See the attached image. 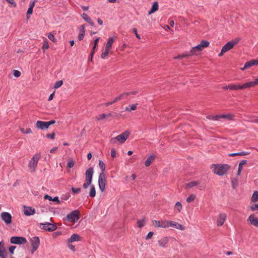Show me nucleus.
I'll list each match as a JSON object with an SVG mask.
<instances>
[{
  "mask_svg": "<svg viewBox=\"0 0 258 258\" xmlns=\"http://www.w3.org/2000/svg\"><path fill=\"white\" fill-rule=\"evenodd\" d=\"M214 172L219 175L225 174L229 170L230 166L227 164L213 165Z\"/></svg>",
  "mask_w": 258,
  "mask_h": 258,
  "instance_id": "obj_1",
  "label": "nucleus"
},
{
  "mask_svg": "<svg viewBox=\"0 0 258 258\" xmlns=\"http://www.w3.org/2000/svg\"><path fill=\"white\" fill-rule=\"evenodd\" d=\"M130 132L125 131L115 138H112L110 139V142L112 144L123 143L128 138Z\"/></svg>",
  "mask_w": 258,
  "mask_h": 258,
  "instance_id": "obj_2",
  "label": "nucleus"
},
{
  "mask_svg": "<svg viewBox=\"0 0 258 258\" xmlns=\"http://www.w3.org/2000/svg\"><path fill=\"white\" fill-rule=\"evenodd\" d=\"M93 175V168L90 167L88 168L85 173V182L83 184L84 188H87L89 186L91 185L92 181V177Z\"/></svg>",
  "mask_w": 258,
  "mask_h": 258,
  "instance_id": "obj_3",
  "label": "nucleus"
},
{
  "mask_svg": "<svg viewBox=\"0 0 258 258\" xmlns=\"http://www.w3.org/2000/svg\"><path fill=\"white\" fill-rule=\"evenodd\" d=\"M209 42L206 40H202L201 43L196 46L190 50V54L193 55L196 54L197 52L202 50L204 48L208 47L209 45Z\"/></svg>",
  "mask_w": 258,
  "mask_h": 258,
  "instance_id": "obj_4",
  "label": "nucleus"
},
{
  "mask_svg": "<svg viewBox=\"0 0 258 258\" xmlns=\"http://www.w3.org/2000/svg\"><path fill=\"white\" fill-rule=\"evenodd\" d=\"M40 155L38 154H35L32 158L30 160L28 164V167L31 172H34L35 168L37 165L38 162L40 159Z\"/></svg>",
  "mask_w": 258,
  "mask_h": 258,
  "instance_id": "obj_5",
  "label": "nucleus"
},
{
  "mask_svg": "<svg viewBox=\"0 0 258 258\" xmlns=\"http://www.w3.org/2000/svg\"><path fill=\"white\" fill-rule=\"evenodd\" d=\"M79 211L78 210H74L67 216L66 219L69 222L75 223L80 218Z\"/></svg>",
  "mask_w": 258,
  "mask_h": 258,
  "instance_id": "obj_6",
  "label": "nucleus"
},
{
  "mask_svg": "<svg viewBox=\"0 0 258 258\" xmlns=\"http://www.w3.org/2000/svg\"><path fill=\"white\" fill-rule=\"evenodd\" d=\"M106 177L104 173H100L98 178V184L99 189L101 191H104L105 189Z\"/></svg>",
  "mask_w": 258,
  "mask_h": 258,
  "instance_id": "obj_7",
  "label": "nucleus"
},
{
  "mask_svg": "<svg viewBox=\"0 0 258 258\" xmlns=\"http://www.w3.org/2000/svg\"><path fill=\"white\" fill-rule=\"evenodd\" d=\"M239 38H236L228 42L225 45L222 47L223 51L227 52L230 50L239 41Z\"/></svg>",
  "mask_w": 258,
  "mask_h": 258,
  "instance_id": "obj_8",
  "label": "nucleus"
},
{
  "mask_svg": "<svg viewBox=\"0 0 258 258\" xmlns=\"http://www.w3.org/2000/svg\"><path fill=\"white\" fill-rule=\"evenodd\" d=\"M10 241L12 243L21 244H25L27 242L26 239L23 237L13 236L12 237Z\"/></svg>",
  "mask_w": 258,
  "mask_h": 258,
  "instance_id": "obj_9",
  "label": "nucleus"
},
{
  "mask_svg": "<svg viewBox=\"0 0 258 258\" xmlns=\"http://www.w3.org/2000/svg\"><path fill=\"white\" fill-rule=\"evenodd\" d=\"M1 218L7 225L10 224L12 223V216L8 212H2L1 213Z\"/></svg>",
  "mask_w": 258,
  "mask_h": 258,
  "instance_id": "obj_10",
  "label": "nucleus"
},
{
  "mask_svg": "<svg viewBox=\"0 0 258 258\" xmlns=\"http://www.w3.org/2000/svg\"><path fill=\"white\" fill-rule=\"evenodd\" d=\"M35 126L41 130H46L48 128V121H43L38 120L36 122Z\"/></svg>",
  "mask_w": 258,
  "mask_h": 258,
  "instance_id": "obj_11",
  "label": "nucleus"
},
{
  "mask_svg": "<svg viewBox=\"0 0 258 258\" xmlns=\"http://www.w3.org/2000/svg\"><path fill=\"white\" fill-rule=\"evenodd\" d=\"M137 93L136 91H132V92H129L126 93H122V94L119 95L118 96L116 97L113 101H112L113 103H114L117 101L119 100H121L124 98H126V97L130 95H134Z\"/></svg>",
  "mask_w": 258,
  "mask_h": 258,
  "instance_id": "obj_12",
  "label": "nucleus"
},
{
  "mask_svg": "<svg viewBox=\"0 0 258 258\" xmlns=\"http://www.w3.org/2000/svg\"><path fill=\"white\" fill-rule=\"evenodd\" d=\"M23 208L24 214L26 216L33 215L35 213V209L31 207L24 206Z\"/></svg>",
  "mask_w": 258,
  "mask_h": 258,
  "instance_id": "obj_13",
  "label": "nucleus"
},
{
  "mask_svg": "<svg viewBox=\"0 0 258 258\" xmlns=\"http://www.w3.org/2000/svg\"><path fill=\"white\" fill-rule=\"evenodd\" d=\"M247 222H249L251 225L258 227V218L251 214L247 219Z\"/></svg>",
  "mask_w": 258,
  "mask_h": 258,
  "instance_id": "obj_14",
  "label": "nucleus"
},
{
  "mask_svg": "<svg viewBox=\"0 0 258 258\" xmlns=\"http://www.w3.org/2000/svg\"><path fill=\"white\" fill-rule=\"evenodd\" d=\"M31 245L33 247V251H35L39 245V239L38 237H33L31 239Z\"/></svg>",
  "mask_w": 258,
  "mask_h": 258,
  "instance_id": "obj_15",
  "label": "nucleus"
},
{
  "mask_svg": "<svg viewBox=\"0 0 258 258\" xmlns=\"http://www.w3.org/2000/svg\"><path fill=\"white\" fill-rule=\"evenodd\" d=\"M0 257L2 258H7L8 253L5 247L4 243L1 241L0 242Z\"/></svg>",
  "mask_w": 258,
  "mask_h": 258,
  "instance_id": "obj_16",
  "label": "nucleus"
},
{
  "mask_svg": "<svg viewBox=\"0 0 258 258\" xmlns=\"http://www.w3.org/2000/svg\"><path fill=\"white\" fill-rule=\"evenodd\" d=\"M81 240V237L78 234L74 233L71 237L67 240L68 243H71L75 241H80Z\"/></svg>",
  "mask_w": 258,
  "mask_h": 258,
  "instance_id": "obj_17",
  "label": "nucleus"
},
{
  "mask_svg": "<svg viewBox=\"0 0 258 258\" xmlns=\"http://www.w3.org/2000/svg\"><path fill=\"white\" fill-rule=\"evenodd\" d=\"M226 219V215L225 214H221L219 216V217L217 219V224L218 226H222L224 223L225 220Z\"/></svg>",
  "mask_w": 258,
  "mask_h": 258,
  "instance_id": "obj_18",
  "label": "nucleus"
},
{
  "mask_svg": "<svg viewBox=\"0 0 258 258\" xmlns=\"http://www.w3.org/2000/svg\"><path fill=\"white\" fill-rule=\"evenodd\" d=\"M170 227H174L177 229L180 230H184L185 229L184 227L176 222H173L170 221Z\"/></svg>",
  "mask_w": 258,
  "mask_h": 258,
  "instance_id": "obj_19",
  "label": "nucleus"
},
{
  "mask_svg": "<svg viewBox=\"0 0 258 258\" xmlns=\"http://www.w3.org/2000/svg\"><path fill=\"white\" fill-rule=\"evenodd\" d=\"M255 86V83L254 81H250L245 83H244L242 85V90L245 89L246 88H251Z\"/></svg>",
  "mask_w": 258,
  "mask_h": 258,
  "instance_id": "obj_20",
  "label": "nucleus"
},
{
  "mask_svg": "<svg viewBox=\"0 0 258 258\" xmlns=\"http://www.w3.org/2000/svg\"><path fill=\"white\" fill-rule=\"evenodd\" d=\"M159 6L158 3L157 2H154L151 10L149 12L148 14L149 15H151L152 13H154L156 11H157L158 10Z\"/></svg>",
  "mask_w": 258,
  "mask_h": 258,
  "instance_id": "obj_21",
  "label": "nucleus"
},
{
  "mask_svg": "<svg viewBox=\"0 0 258 258\" xmlns=\"http://www.w3.org/2000/svg\"><path fill=\"white\" fill-rule=\"evenodd\" d=\"M35 5V2H31L29 5V8L27 11V18L28 19L29 18L30 15L32 14L33 12V9Z\"/></svg>",
  "mask_w": 258,
  "mask_h": 258,
  "instance_id": "obj_22",
  "label": "nucleus"
},
{
  "mask_svg": "<svg viewBox=\"0 0 258 258\" xmlns=\"http://www.w3.org/2000/svg\"><path fill=\"white\" fill-rule=\"evenodd\" d=\"M168 242V239L167 237H163L161 239L159 240L158 241V243L159 245L161 247H165L166 246V244Z\"/></svg>",
  "mask_w": 258,
  "mask_h": 258,
  "instance_id": "obj_23",
  "label": "nucleus"
},
{
  "mask_svg": "<svg viewBox=\"0 0 258 258\" xmlns=\"http://www.w3.org/2000/svg\"><path fill=\"white\" fill-rule=\"evenodd\" d=\"M154 159H155V156H153L152 155H150L147 158L146 161H145V165L146 167H149L151 164V163L153 162V161H154Z\"/></svg>",
  "mask_w": 258,
  "mask_h": 258,
  "instance_id": "obj_24",
  "label": "nucleus"
},
{
  "mask_svg": "<svg viewBox=\"0 0 258 258\" xmlns=\"http://www.w3.org/2000/svg\"><path fill=\"white\" fill-rule=\"evenodd\" d=\"M255 65H256V60L252 59L245 63V68H247V69H248L250 67Z\"/></svg>",
  "mask_w": 258,
  "mask_h": 258,
  "instance_id": "obj_25",
  "label": "nucleus"
},
{
  "mask_svg": "<svg viewBox=\"0 0 258 258\" xmlns=\"http://www.w3.org/2000/svg\"><path fill=\"white\" fill-rule=\"evenodd\" d=\"M84 35H85V29H84V26L83 25H82V26H81V28L80 30L79 35L78 36L79 40H82L84 38Z\"/></svg>",
  "mask_w": 258,
  "mask_h": 258,
  "instance_id": "obj_26",
  "label": "nucleus"
},
{
  "mask_svg": "<svg viewBox=\"0 0 258 258\" xmlns=\"http://www.w3.org/2000/svg\"><path fill=\"white\" fill-rule=\"evenodd\" d=\"M114 40V39L113 37H110L106 44L105 48L110 49L112 46Z\"/></svg>",
  "mask_w": 258,
  "mask_h": 258,
  "instance_id": "obj_27",
  "label": "nucleus"
},
{
  "mask_svg": "<svg viewBox=\"0 0 258 258\" xmlns=\"http://www.w3.org/2000/svg\"><path fill=\"white\" fill-rule=\"evenodd\" d=\"M111 113H108V114L103 113V114H101L97 116L96 117V119L97 120H102V119H103L107 117L111 116Z\"/></svg>",
  "mask_w": 258,
  "mask_h": 258,
  "instance_id": "obj_28",
  "label": "nucleus"
},
{
  "mask_svg": "<svg viewBox=\"0 0 258 258\" xmlns=\"http://www.w3.org/2000/svg\"><path fill=\"white\" fill-rule=\"evenodd\" d=\"M89 196L91 198H94L96 196V190L95 186L92 185L91 186V189L89 191Z\"/></svg>",
  "mask_w": 258,
  "mask_h": 258,
  "instance_id": "obj_29",
  "label": "nucleus"
},
{
  "mask_svg": "<svg viewBox=\"0 0 258 258\" xmlns=\"http://www.w3.org/2000/svg\"><path fill=\"white\" fill-rule=\"evenodd\" d=\"M219 119L220 118H226L228 120H231L233 119V115L231 114H221L219 115Z\"/></svg>",
  "mask_w": 258,
  "mask_h": 258,
  "instance_id": "obj_30",
  "label": "nucleus"
},
{
  "mask_svg": "<svg viewBox=\"0 0 258 258\" xmlns=\"http://www.w3.org/2000/svg\"><path fill=\"white\" fill-rule=\"evenodd\" d=\"M230 90H242V85H230Z\"/></svg>",
  "mask_w": 258,
  "mask_h": 258,
  "instance_id": "obj_31",
  "label": "nucleus"
},
{
  "mask_svg": "<svg viewBox=\"0 0 258 258\" xmlns=\"http://www.w3.org/2000/svg\"><path fill=\"white\" fill-rule=\"evenodd\" d=\"M200 183V182L198 181H193L190 182H188L186 184V186L187 187L191 188L196 185H198Z\"/></svg>",
  "mask_w": 258,
  "mask_h": 258,
  "instance_id": "obj_32",
  "label": "nucleus"
},
{
  "mask_svg": "<svg viewBox=\"0 0 258 258\" xmlns=\"http://www.w3.org/2000/svg\"><path fill=\"white\" fill-rule=\"evenodd\" d=\"M137 104H134L125 107V111L131 112L137 109Z\"/></svg>",
  "mask_w": 258,
  "mask_h": 258,
  "instance_id": "obj_33",
  "label": "nucleus"
},
{
  "mask_svg": "<svg viewBox=\"0 0 258 258\" xmlns=\"http://www.w3.org/2000/svg\"><path fill=\"white\" fill-rule=\"evenodd\" d=\"M248 154H249V153L243 151V152H241L229 154V156H243V155H246Z\"/></svg>",
  "mask_w": 258,
  "mask_h": 258,
  "instance_id": "obj_34",
  "label": "nucleus"
},
{
  "mask_svg": "<svg viewBox=\"0 0 258 258\" xmlns=\"http://www.w3.org/2000/svg\"><path fill=\"white\" fill-rule=\"evenodd\" d=\"M170 221H163L161 222V228H166L170 227Z\"/></svg>",
  "mask_w": 258,
  "mask_h": 258,
  "instance_id": "obj_35",
  "label": "nucleus"
},
{
  "mask_svg": "<svg viewBox=\"0 0 258 258\" xmlns=\"http://www.w3.org/2000/svg\"><path fill=\"white\" fill-rule=\"evenodd\" d=\"M50 221L51 222H49V231H52L56 229L57 226L56 225V224L53 223L51 219H50Z\"/></svg>",
  "mask_w": 258,
  "mask_h": 258,
  "instance_id": "obj_36",
  "label": "nucleus"
},
{
  "mask_svg": "<svg viewBox=\"0 0 258 258\" xmlns=\"http://www.w3.org/2000/svg\"><path fill=\"white\" fill-rule=\"evenodd\" d=\"M99 40V38H97L95 39L94 40V46L93 47V49H92V51L91 53V58H92V56L93 55V54H94V51L95 50V49H96L97 46V43H98V42ZM92 59V58H91Z\"/></svg>",
  "mask_w": 258,
  "mask_h": 258,
  "instance_id": "obj_37",
  "label": "nucleus"
},
{
  "mask_svg": "<svg viewBox=\"0 0 258 258\" xmlns=\"http://www.w3.org/2000/svg\"><path fill=\"white\" fill-rule=\"evenodd\" d=\"M258 201V191H256L253 192L251 197V201L255 202Z\"/></svg>",
  "mask_w": 258,
  "mask_h": 258,
  "instance_id": "obj_38",
  "label": "nucleus"
},
{
  "mask_svg": "<svg viewBox=\"0 0 258 258\" xmlns=\"http://www.w3.org/2000/svg\"><path fill=\"white\" fill-rule=\"evenodd\" d=\"M99 166L101 170V173H104V171L105 170V165L101 160L99 161Z\"/></svg>",
  "mask_w": 258,
  "mask_h": 258,
  "instance_id": "obj_39",
  "label": "nucleus"
},
{
  "mask_svg": "<svg viewBox=\"0 0 258 258\" xmlns=\"http://www.w3.org/2000/svg\"><path fill=\"white\" fill-rule=\"evenodd\" d=\"M174 207L175 210L180 212L182 209V205L180 202H177L176 203Z\"/></svg>",
  "mask_w": 258,
  "mask_h": 258,
  "instance_id": "obj_40",
  "label": "nucleus"
},
{
  "mask_svg": "<svg viewBox=\"0 0 258 258\" xmlns=\"http://www.w3.org/2000/svg\"><path fill=\"white\" fill-rule=\"evenodd\" d=\"M39 226L41 229H43L46 231L48 230V223L47 222L45 223H40Z\"/></svg>",
  "mask_w": 258,
  "mask_h": 258,
  "instance_id": "obj_41",
  "label": "nucleus"
},
{
  "mask_svg": "<svg viewBox=\"0 0 258 258\" xmlns=\"http://www.w3.org/2000/svg\"><path fill=\"white\" fill-rule=\"evenodd\" d=\"M62 84H63V81L62 80L57 81L56 82H55V83L53 86V88L54 89H57V88L60 87Z\"/></svg>",
  "mask_w": 258,
  "mask_h": 258,
  "instance_id": "obj_42",
  "label": "nucleus"
},
{
  "mask_svg": "<svg viewBox=\"0 0 258 258\" xmlns=\"http://www.w3.org/2000/svg\"><path fill=\"white\" fill-rule=\"evenodd\" d=\"M196 199V196L195 195H190L187 199L186 202L187 203H191L195 200Z\"/></svg>",
  "mask_w": 258,
  "mask_h": 258,
  "instance_id": "obj_43",
  "label": "nucleus"
},
{
  "mask_svg": "<svg viewBox=\"0 0 258 258\" xmlns=\"http://www.w3.org/2000/svg\"><path fill=\"white\" fill-rule=\"evenodd\" d=\"M82 18L87 23L90 22V20L91 19L88 15L87 14L85 13H83L82 15Z\"/></svg>",
  "mask_w": 258,
  "mask_h": 258,
  "instance_id": "obj_44",
  "label": "nucleus"
},
{
  "mask_svg": "<svg viewBox=\"0 0 258 258\" xmlns=\"http://www.w3.org/2000/svg\"><path fill=\"white\" fill-rule=\"evenodd\" d=\"M138 226L139 228L143 227L145 225V220H139L137 222Z\"/></svg>",
  "mask_w": 258,
  "mask_h": 258,
  "instance_id": "obj_45",
  "label": "nucleus"
},
{
  "mask_svg": "<svg viewBox=\"0 0 258 258\" xmlns=\"http://www.w3.org/2000/svg\"><path fill=\"white\" fill-rule=\"evenodd\" d=\"M153 225L155 227H161V222L157 220H154L153 221Z\"/></svg>",
  "mask_w": 258,
  "mask_h": 258,
  "instance_id": "obj_46",
  "label": "nucleus"
},
{
  "mask_svg": "<svg viewBox=\"0 0 258 258\" xmlns=\"http://www.w3.org/2000/svg\"><path fill=\"white\" fill-rule=\"evenodd\" d=\"M49 201L54 202H56L57 204L60 203V201H59V200L57 197H55L53 198H52L51 197L49 196Z\"/></svg>",
  "mask_w": 258,
  "mask_h": 258,
  "instance_id": "obj_47",
  "label": "nucleus"
},
{
  "mask_svg": "<svg viewBox=\"0 0 258 258\" xmlns=\"http://www.w3.org/2000/svg\"><path fill=\"white\" fill-rule=\"evenodd\" d=\"M109 50L110 49H109L105 48V51L101 54V57L102 58H105V57L108 55Z\"/></svg>",
  "mask_w": 258,
  "mask_h": 258,
  "instance_id": "obj_48",
  "label": "nucleus"
},
{
  "mask_svg": "<svg viewBox=\"0 0 258 258\" xmlns=\"http://www.w3.org/2000/svg\"><path fill=\"white\" fill-rule=\"evenodd\" d=\"M20 130H21V132L23 134H31V133H32V131L30 128H27L26 130L21 128L20 129Z\"/></svg>",
  "mask_w": 258,
  "mask_h": 258,
  "instance_id": "obj_49",
  "label": "nucleus"
},
{
  "mask_svg": "<svg viewBox=\"0 0 258 258\" xmlns=\"http://www.w3.org/2000/svg\"><path fill=\"white\" fill-rule=\"evenodd\" d=\"M191 55L190 54V53H189V54H181V55H178L175 57H174V59H182L188 55Z\"/></svg>",
  "mask_w": 258,
  "mask_h": 258,
  "instance_id": "obj_50",
  "label": "nucleus"
},
{
  "mask_svg": "<svg viewBox=\"0 0 258 258\" xmlns=\"http://www.w3.org/2000/svg\"><path fill=\"white\" fill-rule=\"evenodd\" d=\"M209 119H212L215 120H219V115H210L207 117Z\"/></svg>",
  "mask_w": 258,
  "mask_h": 258,
  "instance_id": "obj_51",
  "label": "nucleus"
},
{
  "mask_svg": "<svg viewBox=\"0 0 258 258\" xmlns=\"http://www.w3.org/2000/svg\"><path fill=\"white\" fill-rule=\"evenodd\" d=\"M71 190L74 194H77L81 191V189L80 188H76L73 187H72Z\"/></svg>",
  "mask_w": 258,
  "mask_h": 258,
  "instance_id": "obj_52",
  "label": "nucleus"
},
{
  "mask_svg": "<svg viewBox=\"0 0 258 258\" xmlns=\"http://www.w3.org/2000/svg\"><path fill=\"white\" fill-rule=\"evenodd\" d=\"M61 234V231H56V232H53L52 234V236L54 238H55L57 237V236H58L59 235H60Z\"/></svg>",
  "mask_w": 258,
  "mask_h": 258,
  "instance_id": "obj_53",
  "label": "nucleus"
},
{
  "mask_svg": "<svg viewBox=\"0 0 258 258\" xmlns=\"http://www.w3.org/2000/svg\"><path fill=\"white\" fill-rule=\"evenodd\" d=\"M13 75L15 77L18 78L20 76L21 72L18 70H14Z\"/></svg>",
  "mask_w": 258,
  "mask_h": 258,
  "instance_id": "obj_54",
  "label": "nucleus"
},
{
  "mask_svg": "<svg viewBox=\"0 0 258 258\" xmlns=\"http://www.w3.org/2000/svg\"><path fill=\"white\" fill-rule=\"evenodd\" d=\"M74 163L73 160H69L67 164V167L69 168H71L74 166Z\"/></svg>",
  "mask_w": 258,
  "mask_h": 258,
  "instance_id": "obj_55",
  "label": "nucleus"
},
{
  "mask_svg": "<svg viewBox=\"0 0 258 258\" xmlns=\"http://www.w3.org/2000/svg\"><path fill=\"white\" fill-rule=\"evenodd\" d=\"M8 3L12 5V6L13 7H16L17 6V5L16 3L15 2L14 0H6Z\"/></svg>",
  "mask_w": 258,
  "mask_h": 258,
  "instance_id": "obj_56",
  "label": "nucleus"
},
{
  "mask_svg": "<svg viewBox=\"0 0 258 258\" xmlns=\"http://www.w3.org/2000/svg\"><path fill=\"white\" fill-rule=\"evenodd\" d=\"M256 116H248L247 117V120L248 121H249V122H254V121H253L252 120H254V119L256 118Z\"/></svg>",
  "mask_w": 258,
  "mask_h": 258,
  "instance_id": "obj_57",
  "label": "nucleus"
},
{
  "mask_svg": "<svg viewBox=\"0 0 258 258\" xmlns=\"http://www.w3.org/2000/svg\"><path fill=\"white\" fill-rule=\"evenodd\" d=\"M251 209L252 211H258V204L251 206Z\"/></svg>",
  "mask_w": 258,
  "mask_h": 258,
  "instance_id": "obj_58",
  "label": "nucleus"
},
{
  "mask_svg": "<svg viewBox=\"0 0 258 258\" xmlns=\"http://www.w3.org/2000/svg\"><path fill=\"white\" fill-rule=\"evenodd\" d=\"M153 232H150L148 233V234H147L146 237V240H148L149 239H150L152 237L153 235Z\"/></svg>",
  "mask_w": 258,
  "mask_h": 258,
  "instance_id": "obj_59",
  "label": "nucleus"
},
{
  "mask_svg": "<svg viewBox=\"0 0 258 258\" xmlns=\"http://www.w3.org/2000/svg\"><path fill=\"white\" fill-rule=\"evenodd\" d=\"M15 248H16V246H11L9 247V251H10V252L11 253L13 254V253H14V251L15 249Z\"/></svg>",
  "mask_w": 258,
  "mask_h": 258,
  "instance_id": "obj_60",
  "label": "nucleus"
},
{
  "mask_svg": "<svg viewBox=\"0 0 258 258\" xmlns=\"http://www.w3.org/2000/svg\"><path fill=\"white\" fill-rule=\"evenodd\" d=\"M133 32L136 35V36L137 38L138 39H141V37L138 34V32H137V29L136 28H134L133 29Z\"/></svg>",
  "mask_w": 258,
  "mask_h": 258,
  "instance_id": "obj_61",
  "label": "nucleus"
},
{
  "mask_svg": "<svg viewBox=\"0 0 258 258\" xmlns=\"http://www.w3.org/2000/svg\"><path fill=\"white\" fill-rule=\"evenodd\" d=\"M69 248L73 251L76 250L75 246L71 244V243H68Z\"/></svg>",
  "mask_w": 258,
  "mask_h": 258,
  "instance_id": "obj_62",
  "label": "nucleus"
},
{
  "mask_svg": "<svg viewBox=\"0 0 258 258\" xmlns=\"http://www.w3.org/2000/svg\"><path fill=\"white\" fill-rule=\"evenodd\" d=\"M116 152L114 149H111V156L112 157H116Z\"/></svg>",
  "mask_w": 258,
  "mask_h": 258,
  "instance_id": "obj_63",
  "label": "nucleus"
},
{
  "mask_svg": "<svg viewBox=\"0 0 258 258\" xmlns=\"http://www.w3.org/2000/svg\"><path fill=\"white\" fill-rule=\"evenodd\" d=\"M48 43L47 41H45V42L43 44V49H44V50H45V49H48Z\"/></svg>",
  "mask_w": 258,
  "mask_h": 258,
  "instance_id": "obj_64",
  "label": "nucleus"
}]
</instances>
